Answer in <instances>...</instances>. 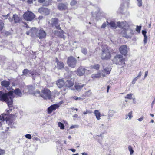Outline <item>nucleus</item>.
Here are the masks:
<instances>
[{"mask_svg":"<svg viewBox=\"0 0 155 155\" xmlns=\"http://www.w3.org/2000/svg\"><path fill=\"white\" fill-rule=\"evenodd\" d=\"M10 84V82L9 81H7V80H3L1 82V85L3 87L7 88V90H10L11 89H12V90H13V89L12 88V87H9V88L8 89V87H9V86Z\"/></svg>","mask_w":155,"mask_h":155,"instance_id":"9d476101","label":"nucleus"},{"mask_svg":"<svg viewBox=\"0 0 155 155\" xmlns=\"http://www.w3.org/2000/svg\"><path fill=\"white\" fill-rule=\"evenodd\" d=\"M143 119V116H142L140 118L138 119V120L139 121H142Z\"/></svg>","mask_w":155,"mask_h":155,"instance_id":"603ef678","label":"nucleus"},{"mask_svg":"<svg viewBox=\"0 0 155 155\" xmlns=\"http://www.w3.org/2000/svg\"><path fill=\"white\" fill-rule=\"evenodd\" d=\"M30 71L28 70L27 69H24L22 71L23 75L26 76L28 73H30Z\"/></svg>","mask_w":155,"mask_h":155,"instance_id":"c756f323","label":"nucleus"},{"mask_svg":"<svg viewBox=\"0 0 155 155\" xmlns=\"http://www.w3.org/2000/svg\"><path fill=\"white\" fill-rule=\"evenodd\" d=\"M129 50V48L126 45H122L120 46L119 51L121 54H117L114 57L115 59H120L119 62L117 64L123 65L125 64V58H123V56H127Z\"/></svg>","mask_w":155,"mask_h":155,"instance_id":"7ed1b4c3","label":"nucleus"},{"mask_svg":"<svg viewBox=\"0 0 155 155\" xmlns=\"http://www.w3.org/2000/svg\"><path fill=\"white\" fill-rule=\"evenodd\" d=\"M25 137L26 138L28 139H31L32 138L31 135L29 134H26L25 135Z\"/></svg>","mask_w":155,"mask_h":155,"instance_id":"79ce46f5","label":"nucleus"},{"mask_svg":"<svg viewBox=\"0 0 155 155\" xmlns=\"http://www.w3.org/2000/svg\"><path fill=\"white\" fill-rule=\"evenodd\" d=\"M5 153V151L4 150L0 149V155H2Z\"/></svg>","mask_w":155,"mask_h":155,"instance_id":"49530a36","label":"nucleus"},{"mask_svg":"<svg viewBox=\"0 0 155 155\" xmlns=\"http://www.w3.org/2000/svg\"><path fill=\"white\" fill-rule=\"evenodd\" d=\"M128 148L130 151V155H132V154H133L134 151L132 147L131 146L129 145L128 147Z\"/></svg>","mask_w":155,"mask_h":155,"instance_id":"473e14b6","label":"nucleus"},{"mask_svg":"<svg viewBox=\"0 0 155 155\" xmlns=\"http://www.w3.org/2000/svg\"><path fill=\"white\" fill-rule=\"evenodd\" d=\"M56 84L59 88H61L65 87V82L63 78L60 79L56 82Z\"/></svg>","mask_w":155,"mask_h":155,"instance_id":"2eb2a0df","label":"nucleus"},{"mask_svg":"<svg viewBox=\"0 0 155 155\" xmlns=\"http://www.w3.org/2000/svg\"><path fill=\"white\" fill-rule=\"evenodd\" d=\"M142 34L144 35V36H147L146 35L147 32L146 30H142Z\"/></svg>","mask_w":155,"mask_h":155,"instance_id":"09e8293b","label":"nucleus"},{"mask_svg":"<svg viewBox=\"0 0 155 155\" xmlns=\"http://www.w3.org/2000/svg\"><path fill=\"white\" fill-rule=\"evenodd\" d=\"M105 76V75H104L103 74H102L100 73H98L96 74H93L92 76V78H99L101 77L102 76V77H104Z\"/></svg>","mask_w":155,"mask_h":155,"instance_id":"4be33fe9","label":"nucleus"},{"mask_svg":"<svg viewBox=\"0 0 155 155\" xmlns=\"http://www.w3.org/2000/svg\"><path fill=\"white\" fill-rule=\"evenodd\" d=\"M43 16H39L38 17V19L39 20L43 18Z\"/></svg>","mask_w":155,"mask_h":155,"instance_id":"338daca9","label":"nucleus"},{"mask_svg":"<svg viewBox=\"0 0 155 155\" xmlns=\"http://www.w3.org/2000/svg\"><path fill=\"white\" fill-rule=\"evenodd\" d=\"M58 124V126L61 129H64V128L65 126L64 124L63 123L61 122H59Z\"/></svg>","mask_w":155,"mask_h":155,"instance_id":"cd10ccee","label":"nucleus"},{"mask_svg":"<svg viewBox=\"0 0 155 155\" xmlns=\"http://www.w3.org/2000/svg\"><path fill=\"white\" fill-rule=\"evenodd\" d=\"M91 93L90 92V91H88L86 92L84 94H82L81 96V97L82 98H83V100L85 99L86 97H88L91 95Z\"/></svg>","mask_w":155,"mask_h":155,"instance_id":"412c9836","label":"nucleus"},{"mask_svg":"<svg viewBox=\"0 0 155 155\" xmlns=\"http://www.w3.org/2000/svg\"><path fill=\"white\" fill-rule=\"evenodd\" d=\"M50 26L58 30H61L60 25L59 24V20L57 18H53L51 19V22H48Z\"/></svg>","mask_w":155,"mask_h":155,"instance_id":"0eeeda50","label":"nucleus"},{"mask_svg":"<svg viewBox=\"0 0 155 155\" xmlns=\"http://www.w3.org/2000/svg\"><path fill=\"white\" fill-rule=\"evenodd\" d=\"M102 48L100 57L102 60H109L111 58L112 54L113 53L116 54L115 52L113 51V49L110 50L109 47L107 45L102 46Z\"/></svg>","mask_w":155,"mask_h":155,"instance_id":"20e7f679","label":"nucleus"},{"mask_svg":"<svg viewBox=\"0 0 155 155\" xmlns=\"http://www.w3.org/2000/svg\"><path fill=\"white\" fill-rule=\"evenodd\" d=\"M9 128L8 127H2V130H4L5 131L3 132V133H5L8 132L9 129Z\"/></svg>","mask_w":155,"mask_h":155,"instance_id":"72a5a7b5","label":"nucleus"},{"mask_svg":"<svg viewBox=\"0 0 155 155\" xmlns=\"http://www.w3.org/2000/svg\"><path fill=\"white\" fill-rule=\"evenodd\" d=\"M78 97L77 96H72V98L74 100H78Z\"/></svg>","mask_w":155,"mask_h":155,"instance_id":"3c124183","label":"nucleus"},{"mask_svg":"<svg viewBox=\"0 0 155 155\" xmlns=\"http://www.w3.org/2000/svg\"><path fill=\"white\" fill-rule=\"evenodd\" d=\"M106 26V24L105 22H104L101 26V28H104Z\"/></svg>","mask_w":155,"mask_h":155,"instance_id":"37998d69","label":"nucleus"},{"mask_svg":"<svg viewBox=\"0 0 155 155\" xmlns=\"http://www.w3.org/2000/svg\"><path fill=\"white\" fill-rule=\"evenodd\" d=\"M141 75H142L141 72V71H140L138 74V75L137 77V78H139V77H140L141 76Z\"/></svg>","mask_w":155,"mask_h":155,"instance_id":"bf43d9fd","label":"nucleus"},{"mask_svg":"<svg viewBox=\"0 0 155 155\" xmlns=\"http://www.w3.org/2000/svg\"><path fill=\"white\" fill-rule=\"evenodd\" d=\"M39 2L40 3H42L44 2L45 0H38Z\"/></svg>","mask_w":155,"mask_h":155,"instance_id":"4d7b16f0","label":"nucleus"},{"mask_svg":"<svg viewBox=\"0 0 155 155\" xmlns=\"http://www.w3.org/2000/svg\"><path fill=\"white\" fill-rule=\"evenodd\" d=\"M138 2L137 5L139 7H141L142 5V0H137Z\"/></svg>","mask_w":155,"mask_h":155,"instance_id":"f704fd0d","label":"nucleus"},{"mask_svg":"<svg viewBox=\"0 0 155 155\" xmlns=\"http://www.w3.org/2000/svg\"><path fill=\"white\" fill-rule=\"evenodd\" d=\"M70 150H71L73 152H74L76 151L75 149H71Z\"/></svg>","mask_w":155,"mask_h":155,"instance_id":"69168bd1","label":"nucleus"},{"mask_svg":"<svg viewBox=\"0 0 155 155\" xmlns=\"http://www.w3.org/2000/svg\"><path fill=\"white\" fill-rule=\"evenodd\" d=\"M4 27V23L1 20H0V32L3 30Z\"/></svg>","mask_w":155,"mask_h":155,"instance_id":"c85d7f7f","label":"nucleus"},{"mask_svg":"<svg viewBox=\"0 0 155 155\" xmlns=\"http://www.w3.org/2000/svg\"><path fill=\"white\" fill-rule=\"evenodd\" d=\"M155 101L154 100L152 102L151 104V105H152V107L153 106V105L155 103Z\"/></svg>","mask_w":155,"mask_h":155,"instance_id":"0e129e2a","label":"nucleus"},{"mask_svg":"<svg viewBox=\"0 0 155 155\" xmlns=\"http://www.w3.org/2000/svg\"><path fill=\"white\" fill-rule=\"evenodd\" d=\"M55 61L57 63L56 67L58 69L61 70L64 68V64L63 62L59 61L57 58H55Z\"/></svg>","mask_w":155,"mask_h":155,"instance_id":"ddd939ff","label":"nucleus"},{"mask_svg":"<svg viewBox=\"0 0 155 155\" xmlns=\"http://www.w3.org/2000/svg\"><path fill=\"white\" fill-rule=\"evenodd\" d=\"M59 107L57 104H54L50 106L47 109V112L48 114H50L53 111L57 109H58Z\"/></svg>","mask_w":155,"mask_h":155,"instance_id":"4468645a","label":"nucleus"},{"mask_svg":"<svg viewBox=\"0 0 155 155\" xmlns=\"http://www.w3.org/2000/svg\"><path fill=\"white\" fill-rule=\"evenodd\" d=\"M106 22L108 25H110V26L111 28L116 29L118 27L117 24H116L114 21H111L110 23H109L108 21H107Z\"/></svg>","mask_w":155,"mask_h":155,"instance_id":"aec40b11","label":"nucleus"},{"mask_svg":"<svg viewBox=\"0 0 155 155\" xmlns=\"http://www.w3.org/2000/svg\"><path fill=\"white\" fill-rule=\"evenodd\" d=\"M33 0H28L27 2L28 4H31L33 3Z\"/></svg>","mask_w":155,"mask_h":155,"instance_id":"864d4df0","label":"nucleus"},{"mask_svg":"<svg viewBox=\"0 0 155 155\" xmlns=\"http://www.w3.org/2000/svg\"><path fill=\"white\" fill-rule=\"evenodd\" d=\"M81 52L84 54H86L87 53V49L86 48H84L81 50Z\"/></svg>","mask_w":155,"mask_h":155,"instance_id":"ea45409f","label":"nucleus"},{"mask_svg":"<svg viewBox=\"0 0 155 155\" xmlns=\"http://www.w3.org/2000/svg\"><path fill=\"white\" fill-rule=\"evenodd\" d=\"M92 113V112L90 111L88 109H86V111L83 112V114L84 115L86 114H91Z\"/></svg>","mask_w":155,"mask_h":155,"instance_id":"c9c22d12","label":"nucleus"},{"mask_svg":"<svg viewBox=\"0 0 155 155\" xmlns=\"http://www.w3.org/2000/svg\"><path fill=\"white\" fill-rule=\"evenodd\" d=\"M41 97L45 100L51 99L52 97L51 92L49 89L44 88L41 90Z\"/></svg>","mask_w":155,"mask_h":155,"instance_id":"39448f33","label":"nucleus"},{"mask_svg":"<svg viewBox=\"0 0 155 155\" xmlns=\"http://www.w3.org/2000/svg\"><path fill=\"white\" fill-rule=\"evenodd\" d=\"M29 73L32 75H39L40 74L39 73L36 71L33 70L32 71H30Z\"/></svg>","mask_w":155,"mask_h":155,"instance_id":"a878e982","label":"nucleus"},{"mask_svg":"<svg viewBox=\"0 0 155 155\" xmlns=\"http://www.w3.org/2000/svg\"><path fill=\"white\" fill-rule=\"evenodd\" d=\"M133 94L132 93H130L129 94H127L124 97L125 99H128L129 100H131L132 99V96Z\"/></svg>","mask_w":155,"mask_h":155,"instance_id":"393cba45","label":"nucleus"},{"mask_svg":"<svg viewBox=\"0 0 155 155\" xmlns=\"http://www.w3.org/2000/svg\"><path fill=\"white\" fill-rule=\"evenodd\" d=\"M94 114L96 116V118L98 120L101 119V114L97 110H95L94 111Z\"/></svg>","mask_w":155,"mask_h":155,"instance_id":"5701e85b","label":"nucleus"},{"mask_svg":"<svg viewBox=\"0 0 155 155\" xmlns=\"http://www.w3.org/2000/svg\"><path fill=\"white\" fill-rule=\"evenodd\" d=\"M100 68V65L98 64H95L94 65L92 66V68L95 69L96 70H98Z\"/></svg>","mask_w":155,"mask_h":155,"instance_id":"2f4dec72","label":"nucleus"},{"mask_svg":"<svg viewBox=\"0 0 155 155\" xmlns=\"http://www.w3.org/2000/svg\"><path fill=\"white\" fill-rule=\"evenodd\" d=\"M128 116H129V119H130L133 117L132 116V112L130 111V112L128 114V115H127L126 116V118L128 117Z\"/></svg>","mask_w":155,"mask_h":155,"instance_id":"e433bc0d","label":"nucleus"},{"mask_svg":"<svg viewBox=\"0 0 155 155\" xmlns=\"http://www.w3.org/2000/svg\"><path fill=\"white\" fill-rule=\"evenodd\" d=\"M9 14H7V15H2V16L3 17L6 18V19H7V18L9 17Z\"/></svg>","mask_w":155,"mask_h":155,"instance_id":"8fccbe9b","label":"nucleus"},{"mask_svg":"<svg viewBox=\"0 0 155 155\" xmlns=\"http://www.w3.org/2000/svg\"><path fill=\"white\" fill-rule=\"evenodd\" d=\"M13 93L17 96L21 97L22 96V92L18 88L10 91L8 93H5L0 91V100L5 102L7 105L11 106L13 104V98L14 97Z\"/></svg>","mask_w":155,"mask_h":155,"instance_id":"f257e3e1","label":"nucleus"},{"mask_svg":"<svg viewBox=\"0 0 155 155\" xmlns=\"http://www.w3.org/2000/svg\"><path fill=\"white\" fill-rule=\"evenodd\" d=\"M51 4V1L49 0L46 1L45 3V5L46 6H48Z\"/></svg>","mask_w":155,"mask_h":155,"instance_id":"58836bf2","label":"nucleus"},{"mask_svg":"<svg viewBox=\"0 0 155 155\" xmlns=\"http://www.w3.org/2000/svg\"><path fill=\"white\" fill-rule=\"evenodd\" d=\"M104 71V72L106 73L107 74H109L110 73V70L107 71L106 69H104V70H102V72H103Z\"/></svg>","mask_w":155,"mask_h":155,"instance_id":"a19ab883","label":"nucleus"},{"mask_svg":"<svg viewBox=\"0 0 155 155\" xmlns=\"http://www.w3.org/2000/svg\"><path fill=\"white\" fill-rule=\"evenodd\" d=\"M74 84V82L71 80H67L65 82V87H70Z\"/></svg>","mask_w":155,"mask_h":155,"instance_id":"6ab92c4d","label":"nucleus"},{"mask_svg":"<svg viewBox=\"0 0 155 155\" xmlns=\"http://www.w3.org/2000/svg\"><path fill=\"white\" fill-rule=\"evenodd\" d=\"M110 88V86L109 85L107 86V92L108 93L109 92V90Z\"/></svg>","mask_w":155,"mask_h":155,"instance_id":"13d9d810","label":"nucleus"},{"mask_svg":"<svg viewBox=\"0 0 155 155\" xmlns=\"http://www.w3.org/2000/svg\"><path fill=\"white\" fill-rule=\"evenodd\" d=\"M46 33L42 29H41L39 31L37 36L40 39L45 38L46 36Z\"/></svg>","mask_w":155,"mask_h":155,"instance_id":"f8f14e48","label":"nucleus"},{"mask_svg":"<svg viewBox=\"0 0 155 155\" xmlns=\"http://www.w3.org/2000/svg\"><path fill=\"white\" fill-rule=\"evenodd\" d=\"M23 17L24 20L27 21H31L34 20L35 15L31 11L27 10L24 12Z\"/></svg>","mask_w":155,"mask_h":155,"instance_id":"423d86ee","label":"nucleus"},{"mask_svg":"<svg viewBox=\"0 0 155 155\" xmlns=\"http://www.w3.org/2000/svg\"><path fill=\"white\" fill-rule=\"evenodd\" d=\"M144 43H146L147 41V36H144Z\"/></svg>","mask_w":155,"mask_h":155,"instance_id":"c03bdc74","label":"nucleus"},{"mask_svg":"<svg viewBox=\"0 0 155 155\" xmlns=\"http://www.w3.org/2000/svg\"><path fill=\"white\" fill-rule=\"evenodd\" d=\"M12 104L11 105L9 106L8 105V106L9 107V110H8V114L9 113V110L12 111ZM17 116L15 114H1L0 116V120L2 121H5L6 123L8 124V125L10 127L12 128L15 127L13 125L15 124L14 121Z\"/></svg>","mask_w":155,"mask_h":155,"instance_id":"f03ea898","label":"nucleus"},{"mask_svg":"<svg viewBox=\"0 0 155 155\" xmlns=\"http://www.w3.org/2000/svg\"><path fill=\"white\" fill-rule=\"evenodd\" d=\"M72 109V110H76L77 111L78 110V109H77V108H75L74 107L73 108H71Z\"/></svg>","mask_w":155,"mask_h":155,"instance_id":"680f3d73","label":"nucleus"},{"mask_svg":"<svg viewBox=\"0 0 155 155\" xmlns=\"http://www.w3.org/2000/svg\"><path fill=\"white\" fill-rule=\"evenodd\" d=\"M86 69L82 66L80 67L77 71V74L79 76L83 75Z\"/></svg>","mask_w":155,"mask_h":155,"instance_id":"dca6fc26","label":"nucleus"},{"mask_svg":"<svg viewBox=\"0 0 155 155\" xmlns=\"http://www.w3.org/2000/svg\"><path fill=\"white\" fill-rule=\"evenodd\" d=\"M118 27L123 29V31L126 32L129 28V24L126 21L117 22Z\"/></svg>","mask_w":155,"mask_h":155,"instance_id":"6e6552de","label":"nucleus"},{"mask_svg":"<svg viewBox=\"0 0 155 155\" xmlns=\"http://www.w3.org/2000/svg\"><path fill=\"white\" fill-rule=\"evenodd\" d=\"M38 12L45 15H48L50 14L49 10L47 8L43 7L40 8L38 9Z\"/></svg>","mask_w":155,"mask_h":155,"instance_id":"9b49d317","label":"nucleus"},{"mask_svg":"<svg viewBox=\"0 0 155 155\" xmlns=\"http://www.w3.org/2000/svg\"><path fill=\"white\" fill-rule=\"evenodd\" d=\"M8 20L10 22H12L13 21L14 19L13 18H11L9 17L8 18Z\"/></svg>","mask_w":155,"mask_h":155,"instance_id":"5fc2aeb1","label":"nucleus"},{"mask_svg":"<svg viewBox=\"0 0 155 155\" xmlns=\"http://www.w3.org/2000/svg\"><path fill=\"white\" fill-rule=\"evenodd\" d=\"M23 23L24 25V27L28 28L29 27L28 26V25L27 24V23L25 22H23Z\"/></svg>","mask_w":155,"mask_h":155,"instance_id":"a18cd8bd","label":"nucleus"},{"mask_svg":"<svg viewBox=\"0 0 155 155\" xmlns=\"http://www.w3.org/2000/svg\"><path fill=\"white\" fill-rule=\"evenodd\" d=\"M84 86V84H81L78 83L75 85L74 87L77 90H80Z\"/></svg>","mask_w":155,"mask_h":155,"instance_id":"b1692460","label":"nucleus"},{"mask_svg":"<svg viewBox=\"0 0 155 155\" xmlns=\"http://www.w3.org/2000/svg\"><path fill=\"white\" fill-rule=\"evenodd\" d=\"M82 155H87V153L85 152L82 153Z\"/></svg>","mask_w":155,"mask_h":155,"instance_id":"774afa93","label":"nucleus"},{"mask_svg":"<svg viewBox=\"0 0 155 155\" xmlns=\"http://www.w3.org/2000/svg\"><path fill=\"white\" fill-rule=\"evenodd\" d=\"M13 18L15 23H19L22 21V18L16 14L13 15Z\"/></svg>","mask_w":155,"mask_h":155,"instance_id":"a211bd4d","label":"nucleus"},{"mask_svg":"<svg viewBox=\"0 0 155 155\" xmlns=\"http://www.w3.org/2000/svg\"><path fill=\"white\" fill-rule=\"evenodd\" d=\"M75 127H76V126L75 125H72V126H71L70 127V129L74 128Z\"/></svg>","mask_w":155,"mask_h":155,"instance_id":"052dcab7","label":"nucleus"},{"mask_svg":"<svg viewBox=\"0 0 155 155\" xmlns=\"http://www.w3.org/2000/svg\"><path fill=\"white\" fill-rule=\"evenodd\" d=\"M148 73V71H146L145 72V75H144V78H146L147 76Z\"/></svg>","mask_w":155,"mask_h":155,"instance_id":"6e6d98bb","label":"nucleus"},{"mask_svg":"<svg viewBox=\"0 0 155 155\" xmlns=\"http://www.w3.org/2000/svg\"><path fill=\"white\" fill-rule=\"evenodd\" d=\"M41 92L39 90H37L33 93L34 95L36 96L41 97Z\"/></svg>","mask_w":155,"mask_h":155,"instance_id":"bb28decb","label":"nucleus"},{"mask_svg":"<svg viewBox=\"0 0 155 155\" xmlns=\"http://www.w3.org/2000/svg\"><path fill=\"white\" fill-rule=\"evenodd\" d=\"M77 4V1L76 0H72L71 3L70 5L71 6L76 5Z\"/></svg>","mask_w":155,"mask_h":155,"instance_id":"7c9ffc66","label":"nucleus"},{"mask_svg":"<svg viewBox=\"0 0 155 155\" xmlns=\"http://www.w3.org/2000/svg\"><path fill=\"white\" fill-rule=\"evenodd\" d=\"M78 115L77 114H75L73 115V117H75V118H77L78 117Z\"/></svg>","mask_w":155,"mask_h":155,"instance_id":"e2e57ef3","label":"nucleus"},{"mask_svg":"<svg viewBox=\"0 0 155 155\" xmlns=\"http://www.w3.org/2000/svg\"><path fill=\"white\" fill-rule=\"evenodd\" d=\"M77 63V59L72 56H70L68 57L67 63L68 66L72 68L75 67Z\"/></svg>","mask_w":155,"mask_h":155,"instance_id":"1a4fd4ad","label":"nucleus"},{"mask_svg":"<svg viewBox=\"0 0 155 155\" xmlns=\"http://www.w3.org/2000/svg\"><path fill=\"white\" fill-rule=\"evenodd\" d=\"M57 8L58 10L60 11L65 10L68 9L67 4L60 3L58 4Z\"/></svg>","mask_w":155,"mask_h":155,"instance_id":"f3484780","label":"nucleus"},{"mask_svg":"<svg viewBox=\"0 0 155 155\" xmlns=\"http://www.w3.org/2000/svg\"><path fill=\"white\" fill-rule=\"evenodd\" d=\"M138 79L137 77H136L135 78H134L132 81V83L133 84H134L135 83V82L136 80Z\"/></svg>","mask_w":155,"mask_h":155,"instance_id":"de8ad7c7","label":"nucleus"},{"mask_svg":"<svg viewBox=\"0 0 155 155\" xmlns=\"http://www.w3.org/2000/svg\"><path fill=\"white\" fill-rule=\"evenodd\" d=\"M141 28V26H137L136 29V31L138 33H140Z\"/></svg>","mask_w":155,"mask_h":155,"instance_id":"4c0bfd02","label":"nucleus"}]
</instances>
